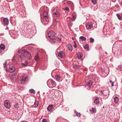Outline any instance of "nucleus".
<instances>
[{
    "label": "nucleus",
    "mask_w": 122,
    "mask_h": 122,
    "mask_svg": "<svg viewBox=\"0 0 122 122\" xmlns=\"http://www.w3.org/2000/svg\"><path fill=\"white\" fill-rule=\"evenodd\" d=\"M47 84L48 86L51 88L55 87L56 85V82L51 79H50L48 80Z\"/></svg>",
    "instance_id": "f257e3e1"
},
{
    "label": "nucleus",
    "mask_w": 122,
    "mask_h": 122,
    "mask_svg": "<svg viewBox=\"0 0 122 122\" xmlns=\"http://www.w3.org/2000/svg\"><path fill=\"white\" fill-rule=\"evenodd\" d=\"M48 35L50 38L53 40H55L56 39L55 33L52 31H49L48 32Z\"/></svg>",
    "instance_id": "f03ea898"
},
{
    "label": "nucleus",
    "mask_w": 122,
    "mask_h": 122,
    "mask_svg": "<svg viewBox=\"0 0 122 122\" xmlns=\"http://www.w3.org/2000/svg\"><path fill=\"white\" fill-rule=\"evenodd\" d=\"M102 72L101 76L103 77H106L108 75L109 73V70L108 69H101Z\"/></svg>",
    "instance_id": "7ed1b4c3"
},
{
    "label": "nucleus",
    "mask_w": 122,
    "mask_h": 122,
    "mask_svg": "<svg viewBox=\"0 0 122 122\" xmlns=\"http://www.w3.org/2000/svg\"><path fill=\"white\" fill-rule=\"evenodd\" d=\"M5 69L8 70V71L11 73L14 72L15 71V70L14 67L8 64L7 65Z\"/></svg>",
    "instance_id": "20e7f679"
},
{
    "label": "nucleus",
    "mask_w": 122,
    "mask_h": 122,
    "mask_svg": "<svg viewBox=\"0 0 122 122\" xmlns=\"http://www.w3.org/2000/svg\"><path fill=\"white\" fill-rule=\"evenodd\" d=\"M27 79L28 77L26 75H23L20 81V82L21 84L24 85L27 82Z\"/></svg>",
    "instance_id": "39448f33"
},
{
    "label": "nucleus",
    "mask_w": 122,
    "mask_h": 122,
    "mask_svg": "<svg viewBox=\"0 0 122 122\" xmlns=\"http://www.w3.org/2000/svg\"><path fill=\"white\" fill-rule=\"evenodd\" d=\"M52 15L53 17H59L60 15V12L56 10L55 11H54L55 9H52Z\"/></svg>",
    "instance_id": "423d86ee"
},
{
    "label": "nucleus",
    "mask_w": 122,
    "mask_h": 122,
    "mask_svg": "<svg viewBox=\"0 0 122 122\" xmlns=\"http://www.w3.org/2000/svg\"><path fill=\"white\" fill-rule=\"evenodd\" d=\"M4 105L5 107L8 108H9L11 107L10 103L8 100H6L4 101Z\"/></svg>",
    "instance_id": "0eeeda50"
},
{
    "label": "nucleus",
    "mask_w": 122,
    "mask_h": 122,
    "mask_svg": "<svg viewBox=\"0 0 122 122\" xmlns=\"http://www.w3.org/2000/svg\"><path fill=\"white\" fill-rule=\"evenodd\" d=\"M56 56H58L61 58H63L65 56L64 53L62 51H61L56 54Z\"/></svg>",
    "instance_id": "6e6552de"
},
{
    "label": "nucleus",
    "mask_w": 122,
    "mask_h": 122,
    "mask_svg": "<svg viewBox=\"0 0 122 122\" xmlns=\"http://www.w3.org/2000/svg\"><path fill=\"white\" fill-rule=\"evenodd\" d=\"M92 82L91 80H89L87 82L85 85V87L88 89L90 88V87L92 86Z\"/></svg>",
    "instance_id": "1a4fd4ad"
},
{
    "label": "nucleus",
    "mask_w": 122,
    "mask_h": 122,
    "mask_svg": "<svg viewBox=\"0 0 122 122\" xmlns=\"http://www.w3.org/2000/svg\"><path fill=\"white\" fill-rule=\"evenodd\" d=\"M86 27L87 30H90L91 28H92L93 26L92 23H89L86 24Z\"/></svg>",
    "instance_id": "9d476101"
},
{
    "label": "nucleus",
    "mask_w": 122,
    "mask_h": 122,
    "mask_svg": "<svg viewBox=\"0 0 122 122\" xmlns=\"http://www.w3.org/2000/svg\"><path fill=\"white\" fill-rule=\"evenodd\" d=\"M77 58L80 60L82 61L83 60L82 58V53L81 52H79L77 53Z\"/></svg>",
    "instance_id": "9b49d317"
},
{
    "label": "nucleus",
    "mask_w": 122,
    "mask_h": 122,
    "mask_svg": "<svg viewBox=\"0 0 122 122\" xmlns=\"http://www.w3.org/2000/svg\"><path fill=\"white\" fill-rule=\"evenodd\" d=\"M3 23L5 25H7L9 24V20L7 18H4L3 20Z\"/></svg>",
    "instance_id": "f8f14e48"
},
{
    "label": "nucleus",
    "mask_w": 122,
    "mask_h": 122,
    "mask_svg": "<svg viewBox=\"0 0 122 122\" xmlns=\"http://www.w3.org/2000/svg\"><path fill=\"white\" fill-rule=\"evenodd\" d=\"M53 106L52 105H50L47 108V110L49 112H51L53 110Z\"/></svg>",
    "instance_id": "ddd939ff"
},
{
    "label": "nucleus",
    "mask_w": 122,
    "mask_h": 122,
    "mask_svg": "<svg viewBox=\"0 0 122 122\" xmlns=\"http://www.w3.org/2000/svg\"><path fill=\"white\" fill-rule=\"evenodd\" d=\"M55 78L56 81H61L62 80L61 79V77L59 75H56Z\"/></svg>",
    "instance_id": "4468645a"
},
{
    "label": "nucleus",
    "mask_w": 122,
    "mask_h": 122,
    "mask_svg": "<svg viewBox=\"0 0 122 122\" xmlns=\"http://www.w3.org/2000/svg\"><path fill=\"white\" fill-rule=\"evenodd\" d=\"M99 99L98 98L96 97L94 102V103L96 105L98 104L99 103Z\"/></svg>",
    "instance_id": "2eb2a0df"
},
{
    "label": "nucleus",
    "mask_w": 122,
    "mask_h": 122,
    "mask_svg": "<svg viewBox=\"0 0 122 122\" xmlns=\"http://www.w3.org/2000/svg\"><path fill=\"white\" fill-rule=\"evenodd\" d=\"M25 55H24L23 53H22L20 56V57L21 60H23L25 59Z\"/></svg>",
    "instance_id": "dca6fc26"
},
{
    "label": "nucleus",
    "mask_w": 122,
    "mask_h": 122,
    "mask_svg": "<svg viewBox=\"0 0 122 122\" xmlns=\"http://www.w3.org/2000/svg\"><path fill=\"white\" fill-rule=\"evenodd\" d=\"M114 100L115 103H117L119 101L118 98L117 97H115L114 98Z\"/></svg>",
    "instance_id": "f3484780"
},
{
    "label": "nucleus",
    "mask_w": 122,
    "mask_h": 122,
    "mask_svg": "<svg viewBox=\"0 0 122 122\" xmlns=\"http://www.w3.org/2000/svg\"><path fill=\"white\" fill-rule=\"evenodd\" d=\"M25 55L26 56L28 59H30L31 58V55L30 53L29 52L27 54H26Z\"/></svg>",
    "instance_id": "a211bd4d"
},
{
    "label": "nucleus",
    "mask_w": 122,
    "mask_h": 122,
    "mask_svg": "<svg viewBox=\"0 0 122 122\" xmlns=\"http://www.w3.org/2000/svg\"><path fill=\"white\" fill-rule=\"evenodd\" d=\"M96 110V109L94 108H92V109H90V112L91 113H94Z\"/></svg>",
    "instance_id": "6ab92c4d"
},
{
    "label": "nucleus",
    "mask_w": 122,
    "mask_h": 122,
    "mask_svg": "<svg viewBox=\"0 0 122 122\" xmlns=\"http://www.w3.org/2000/svg\"><path fill=\"white\" fill-rule=\"evenodd\" d=\"M84 48L85 50H86L87 51H88L89 49V46L87 44H86L84 46Z\"/></svg>",
    "instance_id": "aec40b11"
},
{
    "label": "nucleus",
    "mask_w": 122,
    "mask_h": 122,
    "mask_svg": "<svg viewBox=\"0 0 122 122\" xmlns=\"http://www.w3.org/2000/svg\"><path fill=\"white\" fill-rule=\"evenodd\" d=\"M39 104V102L37 100H35L34 102V105L35 106V107H36Z\"/></svg>",
    "instance_id": "412c9836"
},
{
    "label": "nucleus",
    "mask_w": 122,
    "mask_h": 122,
    "mask_svg": "<svg viewBox=\"0 0 122 122\" xmlns=\"http://www.w3.org/2000/svg\"><path fill=\"white\" fill-rule=\"evenodd\" d=\"M0 48L1 50H3L5 48V46L4 44H1L0 46Z\"/></svg>",
    "instance_id": "4be33fe9"
},
{
    "label": "nucleus",
    "mask_w": 122,
    "mask_h": 122,
    "mask_svg": "<svg viewBox=\"0 0 122 122\" xmlns=\"http://www.w3.org/2000/svg\"><path fill=\"white\" fill-rule=\"evenodd\" d=\"M79 38L81 40L83 41H85L86 40V38L83 36H81Z\"/></svg>",
    "instance_id": "5701e85b"
},
{
    "label": "nucleus",
    "mask_w": 122,
    "mask_h": 122,
    "mask_svg": "<svg viewBox=\"0 0 122 122\" xmlns=\"http://www.w3.org/2000/svg\"><path fill=\"white\" fill-rule=\"evenodd\" d=\"M117 15L118 19L120 20H121L122 19V17L119 14H117Z\"/></svg>",
    "instance_id": "b1692460"
},
{
    "label": "nucleus",
    "mask_w": 122,
    "mask_h": 122,
    "mask_svg": "<svg viewBox=\"0 0 122 122\" xmlns=\"http://www.w3.org/2000/svg\"><path fill=\"white\" fill-rule=\"evenodd\" d=\"M68 48L69 51L72 50V46L71 44H69L68 46Z\"/></svg>",
    "instance_id": "393cba45"
},
{
    "label": "nucleus",
    "mask_w": 122,
    "mask_h": 122,
    "mask_svg": "<svg viewBox=\"0 0 122 122\" xmlns=\"http://www.w3.org/2000/svg\"><path fill=\"white\" fill-rule=\"evenodd\" d=\"M35 60L36 61H38L39 60V57L38 55H36L35 57Z\"/></svg>",
    "instance_id": "a878e982"
},
{
    "label": "nucleus",
    "mask_w": 122,
    "mask_h": 122,
    "mask_svg": "<svg viewBox=\"0 0 122 122\" xmlns=\"http://www.w3.org/2000/svg\"><path fill=\"white\" fill-rule=\"evenodd\" d=\"M28 64V62L27 61H25V62L22 63L23 66H27Z\"/></svg>",
    "instance_id": "bb28decb"
},
{
    "label": "nucleus",
    "mask_w": 122,
    "mask_h": 122,
    "mask_svg": "<svg viewBox=\"0 0 122 122\" xmlns=\"http://www.w3.org/2000/svg\"><path fill=\"white\" fill-rule=\"evenodd\" d=\"M29 91H30V93H33L34 94H35V93L36 92L35 90L33 89H30L29 90Z\"/></svg>",
    "instance_id": "cd10ccee"
},
{
    "label": "nucleus",
    "mask_w": 122,
    "mask_h": 122,
    "mask_svg": "<svg viewBox=\"0 0 122 122\" xmlns=\"http://www.w3.org/2000/svg\"><path fill=\"white\" fill-rule=\"evenodd\" d=\"M79 67L77 65H74L73 66V68L75 69H79L80 68H79Z\"/></svg>",
    "instance_id": "c85d7f7f"
},
{
    "label": "nucleus",
    "mask_w": 122,
    "mask_h": 122,
    "mask_svg": "<svg viewBox=\"0 0 122 122\" xmlns=\"http://www.w3.org/2000/svg\"><path fill=\"white\" fill-rule=\"evenodd\" d=\"M75 114H76V116H77L80 117L81 116L80 113L76 111L75 112Z\"/></svg>",
    "instance_id": "c756f323"
},
{
    "label": "nucleus",
    "mask_w": 122,
    "mask_h": 122,
    "mask_svg": "<svg viewBox=\"0 0 122 122\" xmlns=\"http://www.w3.org/2000/svg\"><path fill=\"white\" fill-rule=\"evenodd\" d=\"M19 104L17 103H16L14 105V107L15 108L17 109L19 107Z\"/></svg>",
    "instance_id": "7c9ffc66"
},
{
    "label": "nucleus",
    "mask_w": 122,
    "mask_h": 122,
    "mask_svg": "<svg viewBox=\"0 0 122 122\" xmlns=\"http://www.w3.org/2000/svg\"><path fill=\"white\" fill-rule=\"evenodd\" d=\"M29 52L27 50H25L24 51V53H23L24 55H26Z\"/></svg>",
    "instance_id": "2f4dec72"
},
{
    "label": "nucleus",
    "mask_w": 122,
    "mask_h": 122,
    "mask_svg": "<svg viewBox=\"0 0 122 122\" xmlns=\"http://www.w3.org/2000/svg\"><path fill=\"white\" fill-rule=\"evenodd\" d=\"M57 40L59 42H60L61 41V37H56V39L55 40Z\"/></svg>",
    "instance_id": "473e14b6"
},
{
    "label": "nucleus",
    "mask_w": 122,
    "mask_h": 122,
    "mask_svg": "<svg viewBox=\"0 0 122 122\" xmlns=\"http://www.w3.org/2000/svg\"><path fill=\"white\" fill-rule=\"evenodd\" d=\"M48 12L47 11H45L43 13V15H46L48 14Z\"/></svg>",
    "instance_id": "72a5a7b5"
},
{
    "label": "nucleus",
    "mask_w": 122,
    "mask_h": 122,
    "mask_svg": "<svg viewBox=\"0 0 122 122\" xmlns=\"http://www.w3.org/2000/svg\"><path fill=\"white\" fill-rule=\"evenodd\" d=\"M76 19V17L73 15H72V18H71V20L72 21H74Z\"/></svg>",
    "instance_id": "f704fd0d"
},
{
    "label": "nucleus",
    "mask_w": 122,
    "mask_h": 122,
    "mask_svg": "<svg viewBox=\"0 0 122 122\" xmlns=\"http://www.w3.org/2000/svg\"><path fill=\"white\" fill-rule=\"evenodd\" d=\"M30 29H27V30L26 31L27 32H26V34H29V35L30 34Z\"/></svg>",
    "instance_id": "c9c22d12"
},
{
    "label": "nucleus",
    "mask_w": 122,
    "mask_h": 122,
    "mask_svg": "<svg viewBox=\"0 0 122 122\" xmlns=\"http://www.w3.org/2000/svg\"><path fill=\"white\" fill-rule=\"evenodd\" d=\"M48 17V14L43 16V17L45 19H47Z\"/></svg>",
    "instance_id": "e433bc0d"
},
{
    "label": "nucleus",
    "mask_w": 122,
    "mask_h": 122,
    "mask_svg": "<svg viewBox=\"0 0 122 122\" xmlns=\"http://www.w3.org/2000/svg\"><path fill=\"white\" fill-rule=\"evenodd\" d=\"M92 2L94 4H95L96 3V0H92Z\"/></svg>",
    "instance_id": "4c0bfd02"
},
{
    "label": "nucleus",
    "mask_w": 122,
    "mask_h": 122,
    "mask_svg": "<svg viewBox=\"0 0 122 122\" xmlns=\"http://www.w3.org/2000/svg\"><path fill=\"white\" fill-rule=\"evenodd\" d=\"M7 64V62L6 61H5L3 63V66L4 68H5L6 65Z\"/></svg>",
    "instance_id": "58836bf2"
},
{
    "label": "nucleus",
    "mask_w": 122,
    "mask_h": 122,
    "mask_svg": "<svg viewBox=\"0 0 122 122\" xmlns=\"http://www.w3.org/2000/svg\"><path fill=\"white\" fill-rule=\"evenodd\" d=\"M110 82L111 84V85L112 86H114V82H112V81L111 80L110 81Z\"/></svg>",
    "instance_id": "ea45409f"
},
{
    "label": "nucleus",
    "mask_w": 122,
    "mask_h": 122,
    "mask_svg": "<svg viewBox=\"0 0 122 122\" xmlns=\"http://www.w3.org/2000/svg\"><path fill=\"white\" fill-rule=\"evenodd\" d=\"M94 40L92 38H91L90 39V41L91 43H93L94 42Z\"/></svg>",
    "instance_id": "a19ab883"
},
{
    "label": "nucleus",
    "mask_w": 122,
    "mask_h": 122,
    "mask_svg": "<svg viewBox=\"0 0 122 122\" xmlns=\"http://www.w3.org/2000/svg\"><path fill=\"white\" fill-rule=\"evenodd\" d=\"M119 68L122 71V65L118 66Z\"/></svg>",
    "instance_id": "79ce46f5"
},
{
    "label": "nucleus",
    "mask_w": 122,
    "mask_h": 122,
    "mask_svg": "<svg viewBox=\"0 0 122 122\" xmlns=\"http://www.w3.org/2000/svg\"><path fill=\"white\" fill-rule=\"evenodd\" d=\"M58 21H57L56 19H54L53 20V21L54 23H56L58 22Z\"/></svg>",
    "instance_id": "37998d69"
},
{
    "label": "nucleus",
    "mask_w": 122,
    "mask_h": 122,
    "mask_svg": "<svg viewBox=\"0 0 122 122\" xmlns=\"http://www.w3.org/2000/svg\"><path fill=\"white\" fill-rule=\"evenodd\" d=\"M72 23L71 22H69L68 23V25L70 26H72Z\"/></svg>",
    "instance_id": "c03bdc74"
},
{
    "label": "nucleus",
    "mask_w": 122,
    "mask_h": 122,
    "mask_svg": "<svg viewBox=\"0 0 122 122\" xmlns=\"http://www.w3.org/2000/svg\"><path fill=\"white\" fill-rule=\"evenodd\" d=\"M69 8L67 7H66L65 8V10H66L67 11H69Z\"/></svg>",
    "instance_id": "a18cd8bd"
},
{
    "label": "nucleus",
    "mask_w": 122,
    "mask_h": 122,
    "mask_svg": "<svg viewBox=\"0 0 122 122\" xmlns=\"http://www.w3.org/2000/svg\"><path fill=\"white\" fill-rule=\"evenodd\" d=\"M42 122H47L46 120L45 119H43Z\"/></svg>",
    "instance_id": "49530a36"
},
{
    "label": "nucleus",
    "mask_w": 122,
    "mask_h": 122,
    "mask_svg": "<svg viewBox=\"0 0 122 122\" xmlns=\"http://www.w3.org/2000/svg\"><path fill=\"white\" fill-rule=\"evenodd\" d=\"M73 46H74V47L75 48H76V47H77L76 45L75 44Z\"/></svg>",
    "instance_id": "de8ad7c7"
},
{
    "label": "nucleus",
    "mask_w": 122,
    "mask_h": 122,
    "mask_svg": "<svg viewBox=\"0 0 122 122\" xmlns=\"http://www.w3.org/2000/svg\"><path fill=\"white\" fill-rule=\"evenodd\" d=\"M95 82H97V81L96 80V79H97V77H95Z\"/></svg>",
    "instance_id": "09e8293b"
},
{
    "label": "nucleus",
    "mask_w": 122,
    "mask_h": 122,
    "mask_svg": "<svg viewBox=\"0 0 122 122\" xmlns=\"http://www.w3.org/2000/svg\"><path fill=\"white\" fill-rule=\"evenodd\" d=\"M15 76V73H13L12 74V76Z\"/></svg>",
    "instance_id": "8fccbe9b"
},
{
    "label": "nucleus",
    "mask_w": 122,
    "mask_h": 122,
    "mask_svg": "<svg viewBox=\"0 0 122 122\" xmlns=\"http://www.w3.org/2000/svg\"><path fill=\"white\" fill-rule=\"evenodd\" d=\"M121 5V6H122V1L121 2V3L120 4Z\"/></svg>",
    "instance_id": "3c124183"
},
{
    "label": "nucleus",
    "mask_w": 122,
    "mask_h": 122,
    "mask_svg": "<svg viewBox=\"0 0 122 122\" xmlns=\"http://www.w3.org/2000/svg\"><path fill=\"white\" fill-rule=\"evenodd\" d=\"M2 50H1V49H0V52H2Z\"/></svg>",
    "instance_id": "603ef678"
},
{
    "label": "nucleus",
    "mask_w": 122,
    "mask_h": 122,
    "mask_svg": "<svg viewBox=\"0 0 122 122\" xmlns=\"http://www.w3.org/2000/svg\"><path fill=\"white\" fill-rule=\"evenodd\" d=\"M20 122H26L25 121H22Z\"/></svg>",
    "instance_id": "864d4df0"
},
{
    "label": "nucleus",
    "mask_w": 122,
    "mask_h": 122,
    "mask_svg": "<svg viewBox=\"0 0 122 122\" xmlns=\"http://www.w3.org/2000/svg\"><path fill=\"white\" fill-rule=\"evenodd\" d=\"M72 40H74V38L73 37H72Z\"/></svg>",
    "instance_id": "5fc2aeb1"
},
{
    "label": "nucleus",
    "mask_w": 122,
    "mask_h": 122,
    "mask_svg": "<svg viewBox=\"0 0 122 122\" xmlns=\"http://www.w3.org/2000/svg\"><path fill=\"white\" fill-rule=\"evenodd\" d=\"M116 0H112V1H113V2L115 1Z\"/></svg>",
    "instance_id": "6e6d98bb"
},
{
    "label": "nucleus",
    "mask_w": 122,
    "mask_h": 122,
    "mask_svg": "<svg viewBox=\"0 0 122 122\" xmlns=\"http://www.w3.org/2000/svg\"><path fill=\"white\" fill-rule=\"evenodd\" d=\"M100 48L102 49V47H101L100 48H99V49H100Z\"/></svg>",
    "instance_id": "4d7b16f0"
},
{
    "label": "nucleus",
    "mask_w": 122,
    "mask_h": 122,
    "mask_svg": "<svg viewBox=\"0 0 122 122\" xmlns=\"http://www.w3.org/2000/svg\"><path fill=\"white\" fill-rule=\"evenodd\" d=\"M74 42L75 43V41H74Z\"/></svg>",
    "instance_id": "13d9d810"
}]
</instances>
